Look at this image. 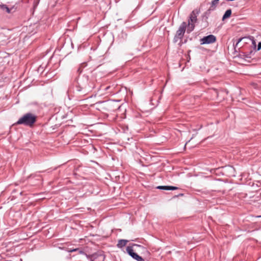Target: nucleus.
Here are the masks:
<instances>
[{
	"mask_svg": "<svg viewBox=\"0 0 261 261\" xmlns=\"http://www.w3.org/2000/svg\"><path fill=\"white\" fill-rule=\"evenodd\" d=\"M91 90L90 87L88 85V79L85 77L82 79H77V85L75 86L73 90L74 96L77 98H81L87 95Z\"/></svg>",
	"mask_w": 261,
	"mask_h": 261,
	"instance_id": "1",
	"label": "nucleus"
},
{
	"mask_svg": "<svg viewBox=\"0 0 261 261\" xmlns=\"http://www.w3.org/2000/svg\"><path fill=\"white\" fill-rule=\"evenodd\" d=\"M36 120L37 117L35 115L31 113H28L20 117L16 122V124L32 127L36 121Z\"/></svg>",
	"mask_w": 261,
	"mask_h": 261,
	"instance_id": "2",
	"label": "nucleus"
},
{
	"mask_svg": "<svg viewBox=\"0 0 261 261\" xmlns=\"http://www.w3.org/2000/svg\"><path fill=\"white\" fill-rule=\"evenodd\" d=\"M187 27V24L186 22H182V23L180 25L173 39L174 42H177L179 40L182 39Z\"/></svg>",
	"mask_w": 261,
	"mask_h": 261,
	"instance_id": "3",
	"label": "nucleus"
},
{
	"mask_svg": "<svg viewBox=\"0 0 261 261\" xmlns=\"http://www.w3.org/2000/svg\"><path fill=\"white\" fill-rule=\"evenodd\" d=\"M127 253L134 259L137 261H144V259L137 253L134 252L133 246H128L126 247Z\"/></svg>",
	"mask_w": 261,
	"mask_h": 261,
	"instance_id": "4",
	"label": "nucleus"
},
{
	"mask_svg": "<svg viewBox=\"0 0 261 261\" xmlns=\"http://www.w3.org/2000/svg\"><path fill=\"white\" fill-rule=\"evenodd\" d=\"M105 255L101 252H98L93 254L90 257V261H104Z\"/></svg>",
	"mask_w": 261,
	"mask_h": 261,
	"instance_id": "5",
	"label": "nucleus"
},
{
	"mask_svg": "<svg viewBox=\"0 0 261 261\" xmlns=\"http://www.w3.org/2000/svg\"><path fill=\"white\" fill-rule=\"evenodd\" d=\"M216 40V37L213 35H209L207 36H205L202 38L201 40V44H210L215 42Z\"/></svg>",
	"mask_w": 261,
	"mask_h": 261,
	"instance_id": "6",
	"label": "nucleus"
},
{
	"mask_svg": "<svg viewBox=\"0 0 261 261\" xmlns=\"http://www.w3.org/2000/svg\"><path fill=\"white\" fill-rule=\"evenodd\" d=\"M158 189L163 190H175L178 189L177 187L171 186H159L156 187Z\"/></svg>",
	"mask_w": 261,
	"mask_h": 261,
	"instance_id": "7",
	"label": "nucleus"
},
{
	"mask_svg": "<svg viewBox=\"0 0 261 261\" xmlns=\"http://www.w3.org/2000/svg\"><path fill=\"white\" fill-rule=\"evenodd\" d=\"M105 103V106L103 107V108L106 109L107 110L109 111H112L110 107L111 106L112 102H106V101H98L96 103V105H99V104H102Z\"/></svg>",
	"mask_w": 261,
	"mask_h": 261,
	"instance_id": "8",
	"label": "nucleus"
},
{
	"mask_svg": "<svg viewBox=\"0 0 261 261\" xmlns=\"http://www.w3.org/2000/svg\"><path fill=\"white\" fill-rule=\"evenodd\" d=\"M128 242V241L127 240H124V239L119 240H118V243L117 244V247L119 248H122L126 245V244Z\"/></svg>",
	"mask_w": 261,
	"mask_h": 261,
	"instance_id": "9",
	"label": "nucleus"
},
{
	"mask_svg": "<svg viewBox=\"0 0 261 261\" xmlns=\"http://www.w3.org/2000/svg\"><path fill=\"white\" fill-rule=\"evenodd\" d=\"M196 20L197 15L195 11H193L190 14V19L189 20V21H190V23H194L196 22Z\"/></svg>",
	"mask_w": 261,
	"mask_h": 261,
	"instance_id": "10",
	"label": "nucleus"
},
{
	"mask_svg": "<svg viewBox=\"0 0 261 261\" xmlns=\"http://www.w3.org/2000/svg\"><path fill=\"white\" fill-rule=\"evenodd\" d=\"M219 1V0L212 1L211 2V6H210V8L208 9V11H214L216 9V8L218 4Z\"/></svg>",
	"mask_w": 261,
	"mask_h": 261,
	"instance_id": "11",
	"label": "nucleus"
},
{
	"mask_svg": "<svg viewBox=\"0 0 261 261\" xmlns=\"http://www.w3.org/2000/svg\"><path fill=\"white\" fill-rule=\"evenodd\" d=\"M231 14V9L227 10L223 16L222 20H224L225 19L229 18Z\"/></svg>",
	"mask_w": 261,
	"mask_h": 261,
	"instance_id": "12",
	"label": "nucleus"
},
{
	"mask_svg": "<svg viewBox=\"0 0 261 261\" xmlns=\"http://www.w3.org/2000/svg\"><path fill=\"white\" fill-rule=\"evenodd\" d=\"M0 8L2 10L6 11L7 13H10L11 12V9L6 5H0Z\"/></svg>",
	"mask_w": 261,
	"mask_h": 261,
	"instance_id": "13",
	"label": "nucleus"
},
{
	"mask_svg": "<svg viewBox=\"0 0 261 261\" xmlns=\"http://www.w3.org/2000/svg\"><path fill=\"white\" fill-rule=\"evenodd\" d=\"M194 23H190V21H189L187 28V33H190L191 32L194 30Z\"/></svg>",
	"mask_w": 261,
	"mask_h": 261,
	"instance_id": "14",
	"label": "nucleus"
},
{
	"mask_svg": "<svg viewBox=\"0 0 261 261\" xmlns=\"http://www.w3.org/2000/svg\"><path fill=\"white\" fill-rule=\"evenodd\" d=\"M66 251L69 252H75V251H78L80 253L82 254V253H83L84 252L80 250V249L79 248H67L66 249Z\"/></svg>",
	"mask_w": 261,
	"mask_h": 261,
	"instance_id": "15",
	"label": "nucleus"
},
{
	"mask_svg": "<svg viewBox=\"0 0 261 261\" xmlns=\"http://www.w3.org/2000/svg\"><path fill=\"white\" fill-rule=\"evenodd\" d=\"M251 42H252V47H253L254 49H256V42L254 38V37H252V38L251 39Z\"/></svg>",
	"mask_w": 261,
	"mask_h": 261,
	"instance_id": "16",
	"label": "nucleus"
},
{
	"mask_svg": "<svg viewBox=\"0 0 261 261\" xmlns=\"http://www.w3.org/2000/svg\"><path fill=\"white\" fill-rule=\"evenodd\" d=\"M261 49V42H259L257 45V48L256 50H259Z\"/></svg>",
	"mask_w": 261,
	"mask_h": 261,
	"instance_id": "17",
	"label": "nucleus"
},
{
	"mask_svg": "<svg viewBox=\"0 0 261 261\" xmlns=\"http://www.w3.org/2000/svg\"><path fill=\"white\" fill-rule=\"evenodd\" d=\"M110 88V86H108V87H107L105 88V90H106V91H107V90H109V89Z\"/></svg>",
	"mask_w": 261,
	"mask_h": 261,
	"instance_id": "18",
	"label": "nucleus"
},
{
	"mask_svg": "<svg viewBox=\"0 0 261 261\" xmlns=\"http://www.w3.org/2000/svg\"><path fill=\"white\" fill-rule=\"evenodd\" d=\"M229 169L231 170H233L234 169L233 168H232L231 167H229Z\"/></svg>",
	"mask_w": 261,
	"mask_h": 261,
	"instance_id": "19",
	"label": "nucleus"
},
{
	"mask_svg": "<svg viewBox=\"0 0 261 261\" xmlns=\"http://www.w3.org/2000/svg\"><path fill=\"white\" fill-rule=\"evenodd\" d=\"M242 39H240L239 40H238V43H239L241 41Z\"/></svg>",
	"mask_w": 261,
	"mask_h": 261,
	"instance_id": "20",
	"label": "nucleus"
},
{
	"mask_svg": "<svg viewBox=\"0 0 261 261\" xmlns=\"http://www.w3.org/2000/svg\"><path fill=\"white\" fill-rule=\"evenodd\" d=\"M183 195H184L183 194H180L178 195V196H183Z\"/></svg>",
	"mask_w": 261,
	"mask_h": 261,
	"instance_id": "21",
	"label": "nucleus"
},
{
	"mask_svg": "<svg viewBox=\"0 0 261 261\" xmlns=\"http://www.w3.org/2000/svg\"><path fill=\"white\" fill-rule=\"evenodd\" d=\"M133 246H137L136 244H133Z\"/></svg>",
	"mask_w": 261,
	"mask_h": 261,
	"instance_id": "22",
	"label": "nucleus"
},
{
	"mask_svg": "<svg viewBox=\"0 0 261 261\" xmlns=\"http://www.w3.org/2000/svg\"><path fill=\"white\" fill-rule=\"evenodd\" d=\"M258 217H261V216H258Z\"/></svg>",
	"mask_w": 261,
	"mask_h": 261,
	"instance_id": "23",
	"label": "nucleus"
}]
</instances>
